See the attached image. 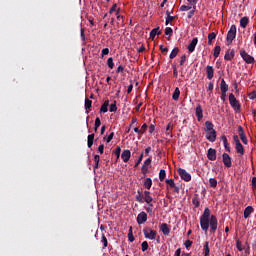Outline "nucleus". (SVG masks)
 I'll return each instance as SVG.
<instances>
[{"label": "nucleus", "mask_w": 256, "mask_h": 256, "mask_svg": "<svg viewBox=\"0 0 256 256\" xmlns=\"http://www.w3.org/2000/svg\"><path fill=\"white\" fill-rule=\"evenodd\" d=\"M141 161H143V153L140 154L137 162L135 163V165H134L135 169H137V167H139V165H141Z\"/></svg>", "instance_id": "obj_49"}, {"label": "nucleus", "mask_w": 256, "mask_h": 256, "mask_svg": "<svg viewBox=\"0 0 256 256\" xmlns=\"http://www.w3.org/2000/svg\"><path fill=\"white\" fill-rule=\"evenodd\" d=\"M121 159L124 163H129V159H131V150H123Z\"/></svg>", "instance_id": "obj_16"}, {"label": "nucleus", "mask_w": 256, "mask_h": 256, "mask_svg": "<svg viewBox=\"0 0 256 256\" xmlns=\"http://www.w3.org/2000/svg\"><path fill=\"white\" fill-rule=\"evenodd\" d=\"M235 149L238 155H245V148H243V144H241V142L238 144H235Z\"/></svg>", "instance_id": "obj_25"}, {"label": "nucleus", "mask_w": 256, "mask_h": 256, "mask_svg": "<svg viewBox=\"0 0 256 256\" xmlns=\"http://www.w3.org/2000/svg\"><path fill=\"white\" fill-rule=\"evenodd\" d=\"M107 111H109V100H106L100 108V113H107Z\"/></svg>", "instance_id": "obj_32"}, {"label": "nucleus", "mask_w": 256, "mask_h": 256, "mask_svg": "<svg viewBox=\"0 0 256 256\" xmlns=\"http://www.w3.org/2000/svg\"><path fill=\"white\" fill-rule=\"evenodd\" d=\"M235 37H237V26L233 24L231 25L226 37V41L228 45H231V43H233V40L235 39Z\"/></svg>", "instance_id": "obj_3"}, {"label": "nucleus", "mask_w": 256, "mask_h": 256, "mask_svg": "<svg viewBox=\"0 0 256 256\" xmlns=\"http://www.w3.org/2000/svg\"><path fill=\"white\" fill-rule=\"evenodd\" d=\"M166 177H167V173L165 172V169H161L160 172H159L160 181H165Z\"/></svg>", "instance_id": "obj_42"}, {"label": "nucleus", "mask_w": 256, "mask_h": 256, "mask_svg": "<svg viewBox=\"0 0 256 256\" xmlns=\"http://www.w3.org/2000/svg\"><path fill=\"white\" fill-rule=\"evenodd\" d=\"M247 25H249V17L244 16L240 19V27H242V29H247Z\"/></svg>", "instance_id": "obj_24"}, {"label": "nucleus", "mask_w": 256, "mask_h": 256, "mask_svg": "<svg viewBox=\"0 0 256 256\" xmlns=\"http://www.w3.org/2000/svg\"><path fill=\"white\" fill-rule=\"evenodd\" d=\"M209 185H210V187H212V189H215V187H217V179L210 178L209 179Z\"/></svg>", "instance_id": "obj_44"}, {"label": "nucleus", "mask_w": 256, "mask_h": 256, "mask_svg": "<svg viewBox=\"0 0 256 256\" xmlns=\"http://www.w3.org/2000/svg\"><path fill=\"white\" fill-rule=\"evenodd\" d=\"M128 240L130 241V243H133V241H135V237L133 236V227H130L129 229Z\"/></svg>", "instance_id": "obj_43"}, {"label": "nucleus", "mask_w": 256, "mask_h": 256, "mask_svg": "<svg viewBox=\"0 0 256 256\" xmlns=\"http://www.w3.org/2000/svg\"><path fill=\"white\" fill-rule=\"evenodd\" d=\"M195 113H196L197 120L203 121V107H201V104H197Z\"/></svg>", "instance_id": "obj_17"}, {"label": "nucleus", "mask_w": 256, "mask_h": 256, "mask_svg": "<svg viewBox=\"0 0 256 256\" xmlns=\"http://www.w3.org/2000/svg\"><path fill=\"white\" fill-rule=\"evenodd\" d=\"M240 56L243 61L247 63V65H253V63H255V58L249 55V53H247V51H245L244 49L240 50Z\"/></svg>", "instance_id": "obj_4"}, {"label": "nucleus", "mask_w": 256, "mask_h": 256, "mask_svg": "<svg viewBox=\"0 0 256 256\" xmlns=\"http://www.w3.org/2000/svg\"><path fill=\"white\" fill-rule=\"evenodd\" d=\"M188 3H190L193 9H197V3H199V0H188Z\"/></svg>", "instance_id": "obj_50"}, {"label": "nucleus", "mask_w": 256, "mask_h": 256, "mask_svg": "<svg viewBox=\"0 0 256 256\" xmlns=\"http://www.w3.org/2000/svg\"><path fill=\"white\" fill-rule=\"evenodd\" d=\"M249 99H251L252 101H254V99H256V91H252V92L249 94Z\"/></svg>", "instance_id": "obj_62"}, {"label": "nucleus", "mask_w": 256, "mask_h": 256, "mask_svg": "<svg viewBox=\"0 0 256 256\" xmlns=\"http://www.w3.org/2000/svg\"><path fill=\"white\" fill-rule=\"evenodd\" d=\"M94 126L97 128V127H101V119L99 118V117H97L96 119H95V124H94Z\"/></svg>", "instance_id": "obj_61"}, {"label": "nucleus", "mask_w": 256, "mask_h": 256, "mask_svg": "<svg viewBox=\"0 0 256 256\" xmlns=\"http://www.w3.org/2000/svg\"><path fill=\"white\" fill-rule=\"evenodd\" d=\"M213 122L206 121L205 122V133L206 139L210 141V143H215L217 141V131L214 130Z\"/></svg>", "instance_id": "obj_1"}, {"label": "nucleus", "mask_w": 256, "mask_h": 256, "mask_svg": "<svg viewBox=\"0 0 256 256\" xmlns=\"http://www.w3.org/2000/svg\"><path fill=\"white\" fill-rule=\"evenodd\" d=\"M200 217L203 219H211V210L209 208H205L203 214Z\"/></svg>", "instance_id": "obj_34"}, {"label": "nucleus", "mask_w": 256, "mask_h": 256, "mask_svg": "<svg viewBox=\"0 0 256 256\" xmlns=\"http://www.w3.org/2000/svg\"><path fill=\"white\" fill-rule=\"evenodd\" d=\"M236 247H237L238 251H243V247H241V241L240 240L236 241Z\"/></svg>", "instance_id": "obj_63"}, {"label": "nucleus", "mask_w": 256, "mask_h": 256, "mask_svg": "<svg viewBox=\"0 0 256 256\" xmlns=\"http://www.w3.org/2000/svg\"><path fill=\"white\" fill-rule=\"evenodd\" d=\"M177 55H179V47L173 48L169 57H170V59H175V57H177Z\"/></svg>", "instance_id": "obj_36"}, {"label": "nucleus", "mask_w": 256, "mask_h": 256, "mask_svg": "<svg viewBox=\"0 0 256 256\" xmlns=\"http://www.w3.org/2000/svg\"><path fill=\"white\" fill-rule=\"evenodd\" d=\"M152 158L149 157L146 159L142 165L141 173L144 175V177L147 176V173H149V166L151 165Z\"/></svg>", "instance_id": "obj_9"}, {"label": "nucleus", "mask_w": 256, "mask_h": 256, "mask_svg": "<svg viewBox=\"0 0 256 256\" xmlns=\"http://www.w3.org/2000/svg\"><path fill=\"white\" fill-rule=\"evenodd\" d=\"M207 157L209 161H215L217 159V150L209 148L207 152Z\"/></svg>", "instance_id": "obj_15"}, {"label": "nucleus", "mask_w": 256, "mask_h": 256, "mask_svg": "<svg viewBox=\"0 0 256 256\" xmlns=\"http://www.w3.org/2000/svg\"><path fill=\"white\" fill-rule=\"evenodd\" d=\"M93 105V101H91L89 98H85V104L84 107L86 109V114L89 115L90 111H91V107Z\"/></svg>", "instance_id": "obj_20"}, {"label": "nucleus", "mask_w": 256, "mask_h": 256, "mask_svg": "<svg viewBox=\"0 0 256 256\" xmlns=\"http://www.w3.org/2000/svg\"><path fill=\"white\" fill-rule=\"evenodd\" d=\"M136 201L138 203H145V194L141 190H137V195L135 196Z\"/></svg>", "instance_id": "obj_23"}, {"label": "nucleus", "mask_w": 256, "mask_h": 256, "mask_svg": "<svg viewBox=\"0 0 256 256\" xmlns=\"http://www.w3.org/2000/svg\"><path fill=\"white\" fill-rule=\"evenodd\" d=\"M165 183L168 185V187H171V189H173V187H175V180H173V179H166Z\"/></svg>", "instance_id": "obj_45"}, {"label": "nucleus", "mask_w": 256, "mask_h": 256, "mask_svg": "<svg viewBox=\"0 0 256 256\" xmlns=\"http://www.w3.org/2000/svg\"><path fill=\"white\" fill-rule=\"evenodd\" d=\"M174 19H175V17H173V16H167L166 21H165V25H169V23H171V21H173Z\"/></svg>", "instance_id": "obj_56"}, {"label": "nucleus", "mask_w": 256, "mask_h": 256, "mask_svg": "<svg viewBox=\"0 0 256 256\" xmlns=\"http://www.w3.org/2000/svg\"><path fill=\"white\" fill-rule=\"evenodd\" d=\"M221 139L223 141L224 149L226 151H228V153H231V147L229 146V142L227 140V136L223 135Z\"/></svg>", "instance_id": "obj_27"}, {"label": "nucleus", "mask_w": 256, "mask_h": 256, "mask_svg": "<svg viewBox=\"0 0 256 256\" xmlns=\"http://www.w3.org/2000/svg\"><path fill=\"white\" fill-rule=\"evenodd\" d=\"M93 141H95V134H90L87 137V145L88 148L91 149L93 147Z\"/></svg>", "instance_id": "obj_31"}, {"label": "nucleus", "mask_w": 256, "mask_h": 256, "mask_svg": "<svg viewBox=\"0 0 256 256\" xmlns=\"http://www.w3.org/2000/svg\"><path fill=\"white\" fill-rule=\"evenodd\" d=\"M206 75H207V79L209 80L213 79L215 75V70L213 69V66L206 67Z\"/></svg>", "instance_id": "obj_19"}, {"label": "nucleus", "mask_w": 256, "mask_h": 256, "mask_svg": "<svg viewBox=\"0 0 256 256\" xmlns=\"http://www.w3.org/2000/svg\"><path fill=\"white\" fill-rule=\"evenodd\" d=\"M113 137H115V132H112L108 135V137L106 138V142L111 143V141H113Z\"/></svg>", "instance_id": "obj_52"}, {"label": "nucleus", "mask_w": 256, "mask_h": 256, "mask_svg": "<svg viewBox=\"0 0 256 256\" xmlns=\"http://www.w3.org/2000/svg\"><path fill=\"white\" fill-rule=\"evenodd\" d=\"M145 239H150V241H155L157 238V231L151 228H144L143 229Z\"/></svg>", "instance_id": "obj_5"}, {"label": "nucleus", "mask_w": 256, "mask_h": 256, "mask_svg": "<svg viewBox=\"0 0 256 256\" xmlns=\"http://www.w3.org/2000/svg\"><path fill=\"white\" fill-rule=\"evenodd\" d=\"M109 111L110 113H117V101H114V103L110 104Z\"/></svg>", "instance_id": "obj_41"}, {"label": "nucleus", "mask_w": 256, "mask_h": 256, "mask_svg": "<svg viewBox=\"0 0 256 256\" xmlns=\"http://www.w3.org/2000/svg\"><path fill=\"white\" fill-rule=\"evenodd\" d=\"M217 38V34L215 32H211L209 35H208V39H210V41H213L214 39Z\"/></svg>", "instance_id": "obj_55"}, {"label": "nucleus", "mask_w": 256, "mask_h": 256, "mask_svg": "<svg viewBox=\"0 0 256 256\" xmlns=\"http://www.w3.org/2000/svg\"><path fill=\"white\" fill-rule=\"evenodd\" d=\"M235 57V50H227L224 56L225 61H231Z\"/></svg>", "instance_id": "obj_21"}, {"label": "nucleus", "mask_w": 256, "mask_h": 256, "mask_svg": "<svg viewBox=\"0 0 256 256\" xmlns=\"http://www.w3.org/2000/svg\"><path fill=\"white\" fill-rule=\"evenodd\" d=\"M149 249V243L147 241H143L141 244V250L145 253Z\"/></svg>", "instance_id": "obj_47"}, {"label": "nucleus", "mask_w": 256, "mask_h": 256, "mask_svg": "<svg viewBox=\"0 0 256 256\" xmlns=\"http://www.w3.org/2000/svg\"><path fill=\"white\" fill-rule=\"evenodd\" d=\"M187 61V55H182L180 58V65L183 66L185 65V62Z\"/></svg>", "instance_id": "obj_54"}, {"label": "nucleus", "mask_w": 256, "mask_h": 256, "mask_svg": "<svg viewBox=\"0 0 256 256\" xmlns=\"http://www.w3.org/2000/svg\"><path fill=\"white\" fill-rule=\"evenodd\" d=\"M213 55L215 59L221 55V46H215Z\"/></svg>", "instance_id": "obj_39"}, {"label": "nucleus", "mask_w": 256, "mask_h": 256, "mask_svg": "<svg viewBox=\"0 0 256 256\" xmlns=\"http://www.w3.org/2000/svg\"><path fill=\"white\" fill-rule=\"evenodd\" d=\"M145 189H151V187H153V180L151 178H146L144 179V183H143Z\"/></svg>", "instance_id": "obj_30"}, {"label": "nucleus", "mask_w": 256, "mask_h": 256, "mask_svg": "<svg viewBox=\"0 0 256 256\" xmlns=\"http://www.w3.org/2000/svg\"><path fill=\"white\" fill-rule=\"evenodd\" d=\"M144 203H147L148 208L153 209V196L149 190L144 191Z\"/></svg>", "instance_id": "obj_6"}, {"label": "nucleus", "mask_w": 256, "mask_h": 256, "mask_svg": "<svg viewBox=\"0 0 256 256\" xmlns=\"http://www.w3.org/2000/svg\"><path fill=\"white\" fill-rule=\"evenodd\" d=\"M157 35H161V31H160L159 27L154 28V29L151 30L150 39L153 41V39H155V37H157Z\"/></svg>", "instance_id": "obj_26"}, {"label": "nucleus", "mask_w": 256, "mask_h": 256, "mask_svg": "<svg viewBox=\"0 0 256 256\" xmlns=\"http://www.w3.org/2000/svg\"><path fill=\"white\" fill-rule=\"evenodd\" d=\"M222 161L225 167H227L228 169L231 168L233 165V162L231 161V156H229V154L227 153H223Z\"/></svg>", "instance_id": "obj_12"}, {"label": "nucleus", "mask_w": 256, "mask_h": 256, "mask_svg": "<svg viewBox=\"0 0 256 256\" xmlns=\"http://www.w3.org/2000/svg\"><path fill=\"white\" fill-rule=\"evenodd\" d=\"M136 221L138 225H143L144 223H147V212H140L136 218Z\"/></svg>", "instance_id": "obj_13"}, {"label": "nucleus", "mask_w": 256, "mask_h": 256, "mask_svg": "<svg viewBox=\"0 0 256 256\" xmlns=\"http://www.w3.org/2000/svg\"><path fill=\"white\" fill-rule=\"evenodd\" d=\"M98 151L100 153V155H103L104 151H105V145L104 144H101L99 147H98Z\"/></svg>", "instance_id": "obj_59"}, {"label": "nucleus", "mask_w": 256, "mask_h": 256, "mask_svg": "<svg viewBox=\"0 0 256 256\" xmlns=\"http://www.w3.org/2000/svg\"><path fill=\"white\" fill-rule=\"evenodd\" d=\"M180 96H181V90H179V87H176L173 94H172V99L174 101H179Z\"/></svg>", "instance_id": "obj_29"}, {"label": "nucleus", "mask_w": 256, "mask_h": 256, "mask_svg": "<svg viewBox=\"0 0 256 256\" xmlns=\"http://www.w3.org/2000/svg\"><path fill=\"white\" fill-rule=\"evenodd\" d=\"M100 160H101V157L98 154L94 155V162H95L94 169H99Z\"/></svg>", "instance_id": "obj_40"}, {"label": "nucleus", "mask_w": 256, "mask_h": 256, "mask_svg": "<svg viewBox=\"0 0 256 256\" xmlns=\"http://www.w3.org/2000/svg\"><path fill=\"white\" fill-rule=\"evenodd\" d=\"M165 35H169V37H171V35H173V28H171V27H166V29H165Z\"/></svg>", "instance_id": "obj_51"}, {"label": "nucleus", "mask_w": 256, "mask_h": 256, "mask_svg": "<svg viewBox=\"0 0 256 256\" xmlns=\"http://www.w3.org/2000/svg\"><path fill=\"white\" fill-rule=\"evenodd\" d=\"M238 135L244 145H247V143H249V140H247V135L245 134V130L243 129V126H238Z\"/></svg>", "instance_id": "obj_10"}, {"label": "nucleus", "mask_w": 256, "mask_h": 256, "mask_svg": "<svg viewBox=\"0 0 256 256\" xmlns=\"http://www.w3.org/2000/svg\"><path fill=\"white\" fill-rule=\"evenodd\" d=\"M160 231H162L163 235L168 237L169 233H171V229L169 228V225L167 223H162L160 225Z\"/></svg>", "instance_id": "obj_18"}, {"label": "nucleus", "mask_w": 256, "mask_h": 256, "mask_svg": "<svg viewBox=\"0 0 256 256\" xmlns=\"http://www.w3.org/2000/svg\"><path fill=\"white\" fill-rule=\"evenodd\" d=\"M229 103L236 113L241 112V103H239V100L235 98V94L233 93L229 94Z\"/></svg>", "instance_id": "obj_2"}, {"label": "nucleus", "mask_w": 256, "mask_h": 256, "mask_svg": "<svg viewBox=\"0 0 256 256\" xmlns=\"http://www.w3.org/2000/svg\"><path fill=\"white\" fill-rule=\"evenodd\" d=\"M178 175L181 177V179H183V181H191V174H189L188 171L183 168L178 169Z\"/></svg>", "instance_id": "obj_7"}, {"label": "nucleus", "mask_w": 256, "mask_h": 256, "mask_svg": "<svg viewBox=\"0 0 256 256\" xmlns=\"http://www.w3.org/2000/svg\"><path fill=\"white\" fill-rule=\"evenodd\" d=\"M198 43H199V39L197 37L192 39V41L189 43L187 47L189 53H193L195 51V47H197Z\"/></svg>", "instance_id": "obj_14"}, {"label": "nucleus", "mask_w": 256, "mask_h": 256, "mask_svg": "<svg viewBox=\"0 0 256 256\" xmlns=\"http://www.w3.org/2000/svg\"><path fill=\"white\" fill-rule=\"evenodd\" d=\"M160 51L161 53L167 54L169 52V48L160 45Z\"/></svg>", "instance_id": "obj_57"}, {"label": "nucleus", "mask_w": 256, "mask_h": 256, "mask_svg": "<svg viewBox=\"0 0 256 256\" xmlns=\"http://www.w3.org/2000/svg\"><path fill=\"white\" fill-rule=\"evenodd\" d=\"M104 55H109V48L102 49V57H104Z\"/></svg>", "instance_id": "obj_64"}, {"label": "nucleus", "mask_w": 256, "mask_h": 256, "mask_svg": "<svg viewBox=\"0 0 256 256\" xmlns=\"http://www.w3.org/2000/svg\"><path fill=\"white\" fill-rule=\"evenodd\" d=\"M220 91L221 93H227L229 91V85L225 82V79H222L220 82Z\"/></svg>", "instance_id": "obj_22"}, {"label": "nucleus", "mask_w": 256, "mask_h": 256, "mask_svg": "<svg viewBox=\"0 0 256 256\" xmlns=\"http://www.w3.org/2000/svg\"><path fill=\"white\" fill-rule=\"evenodd\" d=\"M101 243H103L104 249L107 248V246L109 245V242L107 241V237L105 236V234H102Z\"/></svg>", "instance_id": "obj_46"}, {"label": "nucleus", "mask_w": 256, "mask_h": 256, "mask_svg": "<svg viewBox=\"0 0 256 256\" xmlns=\"http://www.w3.org/2000/svg\"><path fill=\"white\" fill-rule=\"evenodd\" d=\"M210 233H215L217 231V216L212 215L210 217Z\"/></svg>", "instance_id": "obj_11"}, {"label": "nucleus", "mask_w": 256, "mask_h": 256, "mask_svg": "<svg viewBox=\"0 0 256 256\" xmlns=\"http://www.w3.org/2000/svg\"><path fill=\"white\" fill-rule=\"evenodd\" d=\"M107 65L109 69H113V67H115V63H113V57L108 58Z\"/></svg>", "instance_id": "obj_48"}, {"label": "nucleus", "mask_w": 256, "mask_h": 256, "mask_svg": "<svg viewBox=\"0 0 256 256\" xmlns=\"http://www.w3.org/2000/svg\"><path fill=\"white\" fill-rule=\"evenodd\" d=\"M209 223H211V219L200 217V227L202 231H204V233H207V231H209Z\"/></svg>", "instance_id": "obj_8"}, {"label": "nucleus", "mask_w": 256, "mask_h": 256, "mask_svg": "<svg viewBox=\"0 0 256 256\" xmlns=\"http://www.w3.org/2000/svg\"><path fill=\"white\" fill-rule=\"evenodd\" d=\"M173 125H171V123H168L167 127H166V135H170V137H173Z\"/></svg>", "instance_id": "obj_37"}, {"label": "nucleus", "mask_w": 256, "mask_h": 256, "mask_svg": "<svg viewBox=\"0 0 256 256\" xmlns=\"http://www.w3.org/2000/svg\"><path fill=\"white\" fill-rule=\"evenodd\" d=\"M113 154L117 157L116 161H119V157H121V146H117L113 151Z\"/></svg>", "instance_id": "obj_38"}, {"label": "nucleus", "mask_w": 256, "mask_h": 256, "mask_svg": "<svg viewBox=\"0 0 256 256\" xmlns=\"http://www.w3.org/2000/svg\"><path fill=\"white\" fill-rule=\"evenodd\" d=\"M192 205H194V207L196 209H199L200 205H201V202L199 200V197L197 195H195L193 198H192Z\"/></svg>", "instance_id": "obj_33"}, {"label": "nucleus", "mask_w": 256, "mask_h": 256, "mask_svg": "<svg viewBox=\"0 0 256 256\" xmlns=\"http://www.w3.org/2000/svg\"><path fill=\"white\" fill-rule=\"evenodd\" d=\"M186 249H189V247H191V245H193V241L191 240H186L184 243Z\"/></svg>", "instance_id": "obj_60"}, {"label": "nucleus", "mask_w": 256, "mask_h": 256, "mask_svg": "<svg viewBox=\"0 0 256 256\" xmlns=\"http://www.w3.org/2000/svg\"><path fill=\"white\" fill-rule=\"evenodd\" d=\"M204 256H209L211 250L209 249V241H206L203 248Z\"/></svg>", "instance_id": "obj_35"}, {"label": "nucleus", "mask_w": 256, "mask_h": 256, "mask_svg": "<svg viewBox=\"0 0 256 256\" xmlns=\"http://www.w3.org/2000/svg\"><path fill=\"white\" fill-rule=\"evenodd\" d=\"M213 87H214L213 82H210L208 84V89H207V91L209 92V95H211V93H213Z\"/></svg>", "instance_id": "obj_58"}, {"label": "nucleus", "mask_w": 256, "mask_h": 256, "mask_svg": "<svg viewBox=\"0 0 256 256\" xmlns=\"http://www.w3.org/2000/svg\"><path fill=\"white\" fill-rule=\"evenodd\" d=\"M253 211H255V209L252 208V206H248L245 208L244 210V219H249L251 213H253Z\"/></svg>", "instance_id": "obj_28"}, {"label": "nucleus", "mask_w": 256, "mask_h": 256, "mask_svg": "<svg viewBox=\"0 0 256 256\" xmlns=\"http://www.w3.org/2000/svg\"><path fill=\"white\" fill-rule=\"evenodd\" d=\"M192 6L182 5L180 11H191Z\"/></svg>", "instance_id": "obj_53"}]
</instances>
